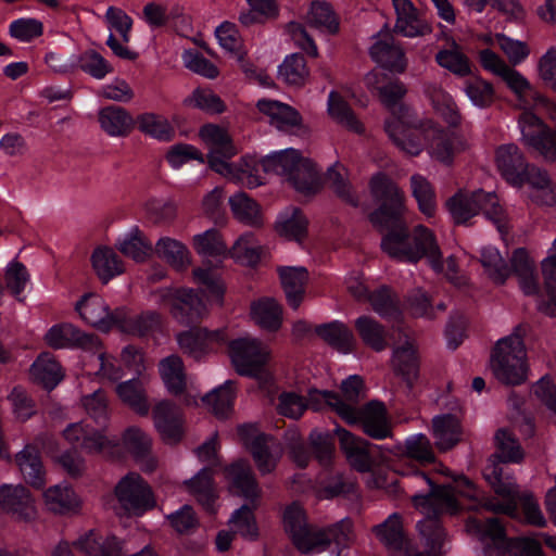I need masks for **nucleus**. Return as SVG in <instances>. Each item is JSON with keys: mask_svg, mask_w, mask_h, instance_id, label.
<instances>
[{"mask_svg": "<svg viewBox=\"0 0 556 556\" xmlns=\"http://www.w3.org/2000/svg\"><path fill=\"white\" fill-rule=\"evenodd\" d=\"M90 261L96 275L103 283H108L124 271L123 262L115 251L108 247L96 248Z\"/></svg>", "mask_w": 556, "mask_h": 556, "instance_id": "nucleus-38", "label": "nucleus"}, {"mask_svg": "<svg viewBox=\"0 0 556 556\" xmlns=\"http://www.w3.org/2000/svg\"><path fill=\"white\" fill-rule=\"evenodd\" d=\"M279 78L291 86H303L309 75L305 60L300 54H291L278 68Z\"/></svg>", "mask_w": 556, "mask_h": 556, "instance_id": "nucleus-63", "label": "nucleus"}, {"mask_svg": "<svg viewBox=\"0 0 556 556\" xmlns=\"http://www.w3.org/2000/svg\"><path fill=\"white\" fill-rule=\"evenodd\" d=\"M435 61L442 68L455 76L465 77L471 74V64L468 56L454 40L448 47L438 51Z\"/></svg>", "mask_w": 556, "mask_h": 556, "instance_id": "nucleus-45", "label": "nucleus"}, {"mask_svg": "<svg viewBox=\"0 0 556 556\" xmlns=\"http://www.w3.org/2000/svg\"><path fill=\"white\" fill-rule=\"evenodd\" d=\"M31 379L46 389H53L62 379L60 364L49 353H42L30 368Z\"/></svg>", "mask_w": 556, "mask_h": 556, "instance_id": "nucleus-44", "label": "nucleus"}, {"mask_svg": "<svg viewBox=\"0 0 556 556\" xmlns=\"http://www.w3.org/2000/svg\"><path fill=\"white\" fill-rule=\"evenodd\" d=\"M370 55L375 62L391 72L403 73L407 65L404 51L389 35L377 39L370 47Z\"/></svg>", "mask_w": 556, "mask_h": 556, "instance_id": "nucleus-31", "label": "nucleus"}, {"mask_svg": "<svg viewBox=\"0 0 556 556\" xmlns=\"http://www.w3.org/2000/svg\"><path fill=\"white\" fill-rule=\"evenodd\" d=\"M424 94L434 113L448 126L455 127L460 122V114L453 97L438 83H428Z\"/></svg>", "mask_w": 556, "mask_h": 556, "instance_id": "nucleus-28", "label": "nucleus"}, {"mask_svg": "<svg viewBox=\"0 0 556 556\" xmlns=\"http://www.w3.org/2000/svg\"><path fill=\"white\" fill-rule=\"evenodd\" d=\"M445 207L456 224L467 223L482 210L485 216L494 222L502 235L506 231L503 208L493 192L485 193L477 190L468 193L460 190L445 202Z\"/></svg>", "mask_w": 556, "mask_h": 556, "instance_id": "nucleus-7", "label": "nucleus"}, {"mask_svg": "<svg viewBox=\"0 0 556 556\" xmlns=\"http://www.w3.org/2000/svg\"><path fill=\"white\" fill-rule=\"evenodd\" d=\"M75 544L88 556H124V547L115 536L103 540L93 531L80 538Z\"/></svg>", "mask_w": 556, "mask_h": 556, "instance_id": "nucleus-42", "label": "nucleus"}, {"mask_svg": "<svg viewBox=\"0 0 556 556\" xmlns=\"http://www.w3.org/2000/svg\"><path fill=\"white\" fill-rule=\"evenodd\" d=\"M262 168L276 174H314L318 172L316 163L293 148L273 151L262 159Z\"/></svg>", "mask_w": 556, "mask_h": 556, "instance_id": "nucleus-19", "label": "nucleus"}, {"mask_svg": "<svg viewBox=\"0 0 556 556\" xmlns=\"http://www.w3.org/2000/svg\"><path fill=\"white\" fill-rule=\"evenodd\" d=\"M478 59L484 71L500 77L505 83L520 108L528 106V94H533L536 100L543 101L540 91L532 83L492 49L485 48L480 50Z\"/></svg>", "mask_w": 556, "mask_h": 556, "instance_id": "nucleus-9", "label": "nucleus"}, {"mask_svg": "<svg viewBox=\"0 0 556 556\" xmlns=\"http://www.w3.org/2000/svg\"><path fill=\"white\" fill-rule=\"evenodd\" d=\"M306 18L309 25L325 33H336L339 27L337 16L326 1L312 2Z\"/></svg>", "mask_w": 556, "mask_h": 556, "instance_id": "nucleus-61", "label": "nucleus"}, {"mask_svg": "<svg viewBox=\"0 0 556 556\" xmlns=\"http://www.w3.org/2000/svg\"><path fill=\"white\" fill-rule=\"evenodd\" d=\"M523 334L522 328L517 327L510 334L500 339L492 352L490 368L504 384L519 386L528 379L529 365Z\"/></svg>", "mask_w": 556, "mask_h": 556, "instance_id": "nucleus-6", "label": "nucleus"}, {"mask_svg": "<svg viewBox=\"0 0 556 556\" xmlns=\"http://www.w3.org/2000/svg\"><path fill=\"white\" fill-rule=\"evenodd\" d=\"M123 446L135 457H143L152 450V438L140 427H127L121 437Z\"/></svg>", "mask_w": 556, "mask_h": 556, "instance_id": "nucleus-64", "label": "nucleus"}, {"mask_svg": "<svg viewBox=\"0 0 556 556\" xmlns=\"http://www.w3.org/2000/svg\"><path fill=\"white\" fill-rule=\"evenodd\" d=\"M370 192L379 207L370 214V222L380 228L388 229L381 240V248L390 257L416 263L427 258L431 268L442 274L454 285L460 286L457 276V264L453 256L442 260V253L434 232L422 226L408 231L400 219L404 210V195L389 176H374L370 180Z\"/></svg>", "mask_w": 556, "mask_h": 556, "instance_id": "nucleus-2", "label": "nucleus"}, {"mask_svg": "<svg viewBox=\"0 0 556 556\" xmlns=\"http://www.w3.org/2000/svg\"><path fill=\"white\" fill-rule=\"evenodd\" d=\"M406 88L399 80H388L380 88L381 102L391 110L384 122V130L390 140L403 152L418 155L425 147L437 161L448 164L454 155L467 149L468 142L460 136L441 140L442 127L431 118H415L410 109L399 101L405 96Z\"/></svg>", "mask_w": 556, "mask_h": 556, "instance_id": "nucleus-3", "label": "nucleus"}, {"mask_svg": "<svg viewBox=\"0 0 556 556\" xmlns=\"http://www.w3.org/2000/svg\"><path fill=\"white\" fill-rule=\"evenodd\" d=\"M156 255L176 269H184L191 263L188 248L174 238L163 237L155 244Z\"/></svg>", "mask_w": 556, "mask_h": 556, "instance_id": "nucleus-47", "label": "nucleus"}, {"mask_svg": "<svg viewBox=\"0 0 556 556\" xmlns=\"http://www.w3.org/2000/svg\"><path fill=\"white\" fill-rule=\"evenodd\" d=\"M334 432L338 437L340 448L351 467L359 472L371 473L366 481L368 488L386 489L390 494L395 495L399 489L396 482H388L383 475L372 471L370 443L340 427L336 428Z\"/></svg>", "mask_w": 556, "mask_h": 556, "instance_id": "nucleus-8", "label": "nucleus"}, {"mask_svg": "<svg viewBox=\"0 0 556 556\" xmlns=\"http://www.w3.org/2000/svg\"><path fill=\"white\" fill-rule=\"evenodd\" d=\"M495 457L502 463H520L525 453L514 433L506 428H501L494 435Z\"/></svg>", "mask_w": 556, "mask_h": 556, "instance_id": "nucleus-53", "label": "nucleus"}, {"mask_svg": "<svg viewBox=\"0 0 556 556\" xmlns=\"http://www.w3.org/2000/svg\"><path fill=\"white\" fill-rule=\"evenodd\" d=\"M75 59V72L80 70L98 80L105 78L114 71L112 64L93 49L76 53Z\"/></svg>", "mask_w": 556, "mask_h": 556, "instance_id": "nucleus-52", "label": "nucleus"}, {"mask_svg": "<svg viewBox=\"0 0 556 556\" xmlns=\"http://www.w3.org/2000/svg\"><path fill=\"white\" fill-rule=\"evenodd\" d=\"M117 249L136 262L146 261L153 253V245L138 228H132L118 238Z\"/></svg>", "mask_w": 556, "mask_h": 556, "instance_id": "nucleus-46", "label": "nucleus"}, {"mask_svg": "<svg viewBox=\"0 0 556 556\" xmlns=\"http://www.w3.org/2000/svg\"><path fill=\"white\" fill-rule=\"evenodd\" d=\"M64 439L89 454H98L108 458L119 455L121 444L115 437H110L104 430H96L88 424L79 421L68 425L63 430Z\"/></svg>", "mask_w": 556, "mask_h": 556, "instance_id": "nucleus-13", "label": "nucleus"}, {"mask_svg": "<svg viewBox=\"0 0 556 556\" xmlns=\"http://www.w3.org/2000/svg\"><path fill=\"white\" fill-rule=\"evenodd\" d=\"M138 128L157 140L168 141L174 136V128L168 119L154 113H143L137 118Z\"/></svg>", "mask_w": 556, "mask_h": 556, "instance_id": "nucleus-60", "label": "nucleus"}, {"mask_svg": "<svg viewBox=\"0 0 556 556\" xmlns=\"http://www.w3.org/2000/svg\"><path fill=\"white\" fill-rule=\"evenodd\" d=\"M42 497L50 511L61 515L78 513L83 505L80 497L67 483L46 489Z\"/></svg>", "mask_w": 556, "mask_h": 556, "instance_id": "nucleus-29", "label": "nucleus"}, {"mask_svg": "<svg viewBox=\"0 0 556 556\" xmlns=\"http://www.w3.org/2000/svg\"><path fill=\"white\" fill-rule=\"evenodd\" d=\"M328 113L336 122L354 132L364 130L363 124L337 91H331L328 96Z\"/></svg>", "mask_w": 556, "mask_h": 556, "instance_id": "nucleus-55", "label": "nucleus"}, {"mask_svg": "<svg viewBox=\"0 0 556 556\" xmlns=\"http://www.w3.org/2000/svg\"><path fill=\"white\" fill-rule=\"evenodd\" d=\"M152 418L162 439L169 444L179 442L184 434L182 418L177 407L168 401L155 404Z\"/></svg>", "mask_w": 556, "mask_h": 556, "instance_id": "nucleus-24", "label": "nucleus"}, {"mask_svg": "<svg viewBox=\"0 0 556 556\" xmlns=\"http://www.w3.org/2000/svg\"><path fill=\"white\" fill-rule=\"evenodd\" d=\"M16 464L24 480L33 488L41 489L46 484V470L41 463L38 450L26 445L15 457Z\"/></svg>", "mask_w": 556, "mask_h": 556, "instance_id": "nucleus-34", "label": "nucleus"}, {"mask_svg": "<svg viewBox=\"0 0 556 556\" xmlns=\"http://www.w3.org/2000/svg\"><path fill=\"white\" fill-rule=\"evenodd\" d=\"M274 229L281 238L302 243L308 233V219L300 208L289 206L278 213Z\"/></svg>", "mask_w": 556, "mask_h": 556, "instance_id": "nucleus-27", "label": "nucleus"}, {"mask_svg": "<svg viewBox=\"0 0 556 556\" xmlns=\"http://www.w3.org/2000/svg\"><path fill=\"white\" fill-rule=\"evenodd\" d=\"M75 309L86 324L104 332L118 327L123 331H134L142 334L160 321L157 314L148 313L139 317V325L134 327L129 324L124 309L116 308L111 311L104 299L97 293L85 294L76 303Z\"/></svg>", "mask_w": 556, "mask_h": 556, "instance_id": "nucleus-5", "label": "nucleus"}, {"mask_svg": "<svg viewBox=\"0 0 556 556\" xmlns=\"http://www.w3.org/2000/svg\"><path fill=\"white\" fill-rule=\"evenodd\" d=\"M186 489L197 497L199 503L207 510L215 511L214 503L217 497L210 468L201 469L194 477L185 481Z\"/></svg>", "mask_w": 556, "mask_h": 556, "instance_id": "nucleus-40", "label": "nucleus"}, {"mask_svg": "<svg viewBox=\"0 0 556 556\" xmlns=\"http://www.w3.org/2000/svg\"><path fill=\"white\" fill-rule=\"evenodd\" d=\"M279 275L289 305L298 308L304 296L307 270L304 267H282L279 269Z\"/></svg>", "mask_w": 556, "mask_h": 556, "instance_id": "nucleus-39", "label": "nucleus"}, {"mask_svg": "<svg viewBox=\"0 0 556 556\" xmlns=\"http://www.w3.org/2000/svg\"><path fill=\"white\" fill-rule=\"evenodd\" d=\"M114 494L121 508L128 515L140 516L156 504L150 484L137 472H128L121 478Z\"/></svg>", "mask_w": 556, "mask_h": 556, "instance_id": "nucleus-11", "label": "nucleus"}, {"mask_svg": "<svg viewBox=\"0 0 556 556\" xmlns=\"http://www.w3.org/2000/svg\"><path fill=\"white\" fill-rule=\"evenodd\" d=\"M520 109V106L517 104ZM532 109H542L534 104L532 99H529V106L521 108L522 114L518 119L521 138L526 144L532 147L546 159H556V130L551 131L543 123V121L533 113Z\"/></svg>", "mask_w": 556, "mask_h": 556, "instance_id": "nucleus-15", "label": "nucleus"}, {"mask_svg": "<svg viewBox=\"0 0 556 556\" xmlns=\"http://www.w3.org/2000/svg\"><path fill=\"white\" fill-rule=\"evenodd\" d=\"M317 333L339 352L349 353L352 351L355 339L352 331L340 321H333L317 328Z\"/></svg>", "mask_w": 556, "mask_h": 556, "instance_id": "nucleus-54", "label": "nucleus"}, {"mask_svg": "<svg viewBox=\"0 0 556 556\" xmlns=\"http://www.w3.org/2000/svg\"><path fill=\"white\" fill-rule=\"evenodd\" d=\"M349 292L358 301L369 302L375 312L382 317H397L400 314L399 300L387 287H381L377 291L369 293L367 287L363 283L361 275L352 273L346 278Z\"/></svg>", "mask_w": 556, "mask_h": 556, "instance_id": "nucleus-17", "label": "nucleus"}, {"mask_svg": "<svg viewBox=\"0 0 556 556\" xmlns=\"http://www.w3.org/2000/svg\"><path fill=\"white\" fill-rule=\"evenodd\" d=\"M115 393L122 403L127 405L136 414L146 416L149 413L150 405L143 381L140 379H129L119 382L115 387Z\"/></svg>", "mask_w": 556, "mask_h": 556, "instance_id": "nucleus-37", "label": "nucleus"}, {"mask_svg": "<svg viewBox=\"0 0 556 556\" xmlns=\"http://www.w3.org/2000/svg\"><path fill=\"white\" fill-rule=\"evenodd\" d=\"M396 13L395 29L405 37H419L431 33V25L418 14L410 0H392Z\"/></svg>", "mask_w": 556, "mask_h": 556, "instance_id": "nucleus-26", "label": "nucleus"}, {"mask_svg": "<svg viewBox=\"0 0 556 556\" xmlns=\"http://www.w3.org/2000/svg\"><path fill=\"white\" fill-rule=\"evenodd\" d=\"M46 343L52 349H98L100 340L91 333L80 330L73 324L63 323L52 326L45 334Z\"/></svg>", "mask_w": 556, "mask_h": 556, "instance_id": "nucleus-21", "label": "nucleus"}, {"mask_svg": "<svg viewBox=\"0 0 556 556\" xmlns=\"http://www.w3.org/2000/svg\"><path fill=\"white\" fill-rule=\"evenodd\" d=\"M261 114L280 131L294 132L301 128L302 117L292 106L277 100L261 99L256 103Z\"/></svg>", "mask_w": 556, "mask_h": 556, "instance_id": "nucleus-23", "label": "nucleus"}, {"mask_svg": "<svg viewBox=\"0 0 556 556\" xmlns=\"http://www.w3.org/2000/svg\"><path fill=\"white\" fill-rule=\"evenodd\" d=\"M283 526L299 551L305 554H317L325 549L326 539L307 527L303 508L298 504L287 507L283 514Z\"/></svg>", "mask_w": 556, "mask_h": 556, "instance_id": "nucleus-16", "label": "nucleus"}, {"mask_svg": "<svg viewBox=\"0 0 556 556\" xmlns=\"http://www.w3.org/2000/svg\"><path fill=\"white\" fill-rule=\"evenodd\" d=\"M193 277L197 283L203 286L206 302L191 289H162L156 295L168 305L172 315L182 324L198 320L207 313V304H223L225 286L215 269L205 266L195 268Z\"/></svg>", "mask_w": 556, "mask_h": 556, "instance_id": "nucleus-4", "label": "nucleus"}, {"mask_svg": "<svg viewBox=\"0 0 556 556\" xmlns=\"http://www.w3.org/2000/svg\"><path fill=\"white\" fill-rule=\"evenodd\" d=\"M188 108L201 110L207 114H222L226 111V104L210 89L197 88L185 100Z\"/></svg>", "mask_w": 556, "mask_h": 556, "instance_id": "nucleus-59", "label": "nucleus"}, {"mask_svg": "<svg viewBox=\"0 0 556 556\" xmlns=\"http://www.w3.org/2000/svg\"><path fill=\"white\" fill-rule=\"evenodd\" d=\"M392 364L394 370L408 384H412L418 376V362L414 343L406 341L403 345L397 346L393 352Z\"/></svg>", "mask_w": 556, "mask_h": 556, "instance_id": "nucleus-51", "label": "nucleus"}, {"mask_svg": "<svg viewBox=\"0 0 556 556\" xmlns=\"http://www.w3.org/2000/svg\"><path fill=\"white\" fill-rule=\"evenodd\" d=\"M237 431L258 471L263 475L271 472L282 455L281 445L274 438L262 433L254 425H241Z\"/></svg>", "mask_w": 556, "mask_h": 556, "instance_id": "nucleus-12", "label": "nucleus"}, {"mask_svg": "<svg viewBox=\"0 0 556 556\" xmlns=\"http://www.w3.org/2000/svg\"><path fill=\"white\" fill-rule=\"evenodd\" d=\"M450 471L443 465H435L433 472L421 473L418 478L429 485L426 495L416 494L412 497L414 506L426 516L418 523L419 532L431 543V554L437 555L434 545L440 543L443 532L435 518L442 514L454 515L462 509L458 497L470 502L469 509L485 508L493 513L505 514L513 518L518 517V505H521L525 520L533 526L542 527L545 518L538 502L531 494H519L514 479L504 477L500 464L491 460L483 470V476L497 497L486 498L477 486L465 477L454 478L452 483L445 484L441 476H448Z\"/></svg>", "mask_w": 556, "mask_h": 556, "instance_id": "nucleus-1", "label": "nucleus"}, {"mask_svg": "<svg viewBox=\"0 0 556 556\" xmlns=\"http://www.w3.org/2000/svg\"><path fill=\"white\" fill-rule=\"evenodd\" d=\"M228 353L238 374L254 378L263 377L271 355L267 344L250 336L232 340Z\"/></svg>", "mask_w": 556, "mask_h": 556, "instance_id": "nucleus-10", "label": "nucleus"}, {"mask_svg": "<svg viewBox=\"0 0 556 556\" xmlns=\"http://www.w3.org/2000/svg\"><path fill=\"white\" fill-rule=\"evenodd\" d=\"M432 435L441 451H447L457 444L462 435L458 418L451 414L440 415L432 420Z\"/></svg>", "mask_w": 556, "mask_h": 556, "instance_id": "nucleus-36", "label": "nucleus"}, {"mask_svg": "<svg viewBox=\"0 0 556 556\" xmlns=\"http://www.w3.org/2000/svg\"><path fill=\"white\" fill-rule=\"evenodd\" d=\"M225 478L232 494L255 501L260 496V488L250 464L239 459L225 468Z\"/></svg>", "mask_w": 556, "mask_h": 556, "instance_id": "nucleus-25", "label": "nucleus"}, {"mask_svg": "<svg viewBox=\"0 0 556 556\" xmlns=\"http://www.w3.org/2000/svg\"><path fill=\"white\" fill-rule=\"evenodd\" d=\"M99 123L101 128L112 137L127 135L132 126L134 118L124 109L118 106H108L99 112Z\"/></svg>", "mask_w": 556, "mask_h": 556, "instance_id": "nucleus-43", "label": "nucleus"}, {"mask_svg": "<svg viewBox=\"0 0 556 556\" xmlns=\"http://www.w3.org/2000/svg\"><path fill=\"white\" fill-rule=\"evenodd\" d=\"M374 531L393 556H427L415 552L404 535L402 520L397 514L390 515L384 522L376 526Z\"/></svg>", "mask_w": 556, "mask_h": 556, "instance_id": "nucleus-22", "label": "nucleus"}, {"mask_svg": "<svg viewBox=\"0 0 556 556\" xmlns=\"http://www.w3.org/2000/svg\"><path fill=\"white\" fill-rule=\"evenodd\" d=\"M199 138L204 146L211 149L208 153L211 170L217 174H223L225 170L229 172L228 163L216 154L223 152L227 157L235 154L228 130L224 126L207 123L200 127Z\"/></svg>", "mask_w": 556, "mask_h": 556, "instance_id": "nucleus-18", "label": "nucleus"}, {"mask_svg": "<svg viewBox=\"0 0 556 556\" xmlns=\"http://www.w3.org/2000/svg\"><path fill=\"white\" fill-rule=\"evenodd\" d=\"M463 91L470 103L478 109H486L495 100L494 86L480 75H473L466 79Z\"/></svg>", "mask_w": 556, "mask_h": 556, "instance_id": "nucleus-50", "label": "nucleus"}, {"mask_svg": "<svg viewBox=\"0 0 556 556\" xmlns=\"http://www.w3.org/2000/svg\"><path fill=\"white\" fill-rule=\"evenodd\" d=\"M160 375L167 390L173 394L184 391L186 386V376L184 364L177 355L165 357L160 363Z\"/></svg>", "mask_w": 556, "mask_h": 556, "instance_id": "nucleus-56", "label": "nucleus"}, {"mask_svg": "<svg viewBox=\"0 0 556 556\" xmlns=\"http://www.w3.org/2000/svg\"><path fill=\"white\" fill-rule=\"evenodd\" d=\"M355 328L363 342L375 351L387 348L386 330L377 320L369 316H361L355 320Z\"/></svg>", "mask_w": 556, "mask_h": 556, "instance_id": "nucleus-57", "label": "nucleus"}, {"mask_svg": "<svg viewBox=\"0 0 556 556\" xmlns=\"http://www.w3.org/2000/svg\"><path fill=\"white\" fill-rule=\"evenodd\" d=\"M495 164L502 174H532V169L515 144H503L497 148Z\"/></svg>", "mask_w": 556, "mask_h": 556, "instance_id": "nucleus-49", "label": "nucleus"}, {"mask_svg": "<svg viewBox=\"0 0 556 556\" xmlns=\"http://www.w3.org/2000/svg\"><path fill=\"white\" fill-rule=\"evenodd\" d=\"M467 532L481 542H492L501 544L504 541L505 532L498 519L491 518L481 521L477 518H469L466 523Z\"/></svg>", "mask_w": 556, "mask_h": 556, "instance_id": "nucleus-58", "label": "nucleus"}, {"mask_svg": "<svg viewBox=\"0 0 556 556\" xmlns=\"http://www.w3.org/2000/svg\"><path fill=\"white\" fill-rule=\"evenodd\" d=\"M229 205L233 217L241 224L261 228L264 217L261 205L244 192H237L229 198Z\"/></svg>", "mask_w": 556, "mask_h": 556, "instance_id": "nucleus-35", "label": "nucleus"}, {"mask_svg": "<svg viewBox=\"0 0 556 556\" xmlns=\"http://www.w3.org/2000/svg\"><path fill=\"white\" fill-rule=\"evenodd\" d=\"M338 415L349 425L361 422L364 432L372 439L382 440L391 435L387 410L380 402H370L363 408L352 404L340 405Z\"/></svg>", "mask_w": 556, "mask_h": 556, "instance_id": "nucleus-14", "label": "nucleus"}, {"mask_svg": "<svg viewBox=\"0 0 556 556\" xmlns=\"http://www.w3.org/2000/svg\"><path fill=\"white\" fill-rule=\"evenodd\" d=\"M0 508L15 520L30 522L38 511L30 492L22 484H3L0 486Z\"/></svg>", "mask_w": 556, "mask_h": 556, "instance_id": "nucleus-20", "label": "nucleus"}, {"mask_svg": "<svg viewBox=\"0 0 556 556\" xmlns=\"http://www.w3.org/2000/svg\"><path fill=\"white\" fill-rule=\"evenodd\" d=\"M250 316L262 329L275 332L282 325V307L273 298H262L251 303Z\"/></svg>", "mask_w": 556, "mask_h": 556, "instance_id": "nucleus-33", "label": "nucleus"}, {"mask_svg": "<svg viewBox=\"0 0 556 556\" xmlns=\"http://www.w3.org/2000/svg\"><path fill=\"white\" fill-rule=\"evenodd\" d=\"M481 264L488 276L497 285L504 283L510 276L509 266L506 264L498 250L493 247L482 249Z\"/></svg>", "mask_w": 556, "mask_h": 556, "instance_id": "nucleus-62", "label": "nucleus"}, {"mask_svg": "<svg viewBox=\"0 0 556 556\" xmlns=\"http://www.w3.org/2000/svg\"><path fill=\"white\" fill-rule=\"evenodd\" d=\"M546 295L538 301V309L547 315L556 316V238L547 250V255L541 262Z\"/></svg>", "mask_w": 556, "mask_h": 556, "instance_id": "nucleus-32", "label": "nucleus"}, {"mask_svg": "<svg viewBox=\"0 0 556 556\" xmlns=\"http://www.w3.org/2000/svg\"><path fill=\"white\" fill-rule=\"evenodd\" d=\"M225 340L226 334L222 329L214 331H208L207 329H191L177 337L180 349L194 358L201 357L207 351L210 344Z\"/></svg>", "mask_w": 556, "mask_h": 556, "instance_id": "nucleus-30", "label": "nucleus"}, {"mask_svg": "<svg viewBox=\"0 0 556 556\" xmlns=\"http://www.w3.org/2000/svg\"><path fill=\"white\" fill-rule=\"evenodd\" d=\"M192 244L198 254L205 258L213 257L214 266L222 263L227 255V245L222 240L219 232L215 229H208L192 238Z\"/></svg>", "mask_w": 556, "mask_h": 556, "instance_id": "nucleus-48", "label": "nucleus"}, {"mask_svg": "<svg viewBox=\"0 0 556 556\" xmlns=\"http://www.w3.org/2000/svg\"><path fill=\"white\" fill-rule=\"evenodd\" d=\"M227 254L239 264L253 266L260 262L263 247L255 233L247 231L235 241L230 250L227 249Z\"/></svg>", "mask_w": 556, "mask_h": 556, "instance_id": "nucleus-41", "label": "nucleus"}]
</instances>
